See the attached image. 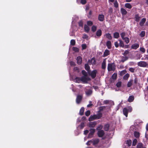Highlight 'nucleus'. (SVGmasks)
Instances as JSON below:
<instances>
[{"label": "nucleus", "mask_w": 148, "mask_h": 148, "mask_svg": "<svg viewBox=\"0 0 148 148\" xmlns=\"http://www.w3.org/2000/svg\"><path fill=\"white\" fill-rule=\"evenodd\" d=\"M102 116V114L99 112L97 115H94L90 116L89 119V121H91L95 119H99Z\"/></svg>", "instance_id": "nucleus-1"}, {"label": "nucleus", "mask_w": 148, "mask_h": 148, "mask_svg": "<svg viewBox=\"0 0 148 148\" xmlns=\"http://www.w3.org/2000/svg\"><path fill=\"white\" fill-rule=\"evenodd\" d=\"M107 69L108 71H114L115 70V66L114 63H108Z\"/></svg>", "instance_id": "nucleus-2"}, {"label": "nucleus", "mask_w": 148, "mask_h": 148, "mask_svg": "<svg viewBox=\"0 0 148 148\" xmlns=\"http://www.w3.org/2000/svg\"><path fill=\"white\" fill-rule=\"evenodd\" d=\"M90 80V79L88 76H83L81 78V81L84 83H87Z\"/></svg>", "instance_id": "nucleus-3"}, {"label": "nucleus", "mask_w": 148, "mask_h": 148, "mask_svg": "<svg viewBox=\"0 0 148 148\" xmlns=\"http://www.w3.org/2000/svg\"><path fill=\"white\" fill-rule=\"evenodd\" d=\"M88 74L91 76L92 78H94L95 77L97 73L96 70H94L92 72L88 71Z\"/></svg>", "instance_id": "nucleus-4"}, {"label": "nucleus", "mask_w": 148, "mask_h": 148, "mask_svg": "<svg viewBox=\"0 0 148 148\" xmlns=\"http://www.w3.org/2000/svg\"><path fill=\"white\" fill-rule=\"evenodd\" d=\"M137 64L138 66L142 67H145L147 65L146 62L143 61L138 62Z\"/></svg>", "instance_id": "nucleus-5"}, {"label": "nucleus", "mask_w": 148, "mask_h": 148, "mask_svg": "<svg viewBox=\"0 0 148 148\" xmlns=\"http://www.w3.org/2000/svg\"><path fill=\"white\" fill-rule=\"evenodd\" d=\"M82 98V96L81 95H77L76 99V102L77 103L79 104L81 102Z\"/></svg>", "instance_id": "nucleus-6"}, {"label": "nucleus", "mask_w": 148, "mask_h": 148, "mask_svg": "<svg viewBox=\"0 0 148 148\" xmlns=\"http://www.w3.org/2000/svg\"><path fill=\"white\" fill-rule=\"evenodd\" d=\"M85 93L87 96H89L92 93V90L90 88L88 89L85 88Z\"/></svg>", "instance_id": "nucleus-7"}, {"label": "nucleus", "mask_w": 148, "mask_h": 148, "mask_svg": "<svg viewBox=\"0 0 148 148\" xmlns=\"http://www.w3.org/2000/svg\"><path fill=\"white\" fill-rule=\"evenodd\" d=\"M95 58H92L91 60H89L88 61V63L89 64H92L93 65H94L95 64Z\"/></svg>", "instance_id": "nucleus-8"}, {"label": "nucleus", "mask_w": 148, "mask_h": 148, "mask_svg": "<svg viewBox=\"0 0 148 148\" xmlns=\"http://www.w3.org/2000/svg\"><path fill=\"white\" fill-rule=\"evenodd\" d=\"M95 130L94 129H91L90 130V132L88 134V137L90 138L92 137V136L95 132Z\"/></svg>", "instance_id": "nucleus-9"}, {"label": "nucleus", "mask_w": 148, "mask_h": 148, "mask_svg": "<svg viewBox=\"0 0 148 148\" xmlns=\"http://www.w3.org/2000/svg\"><path fill=\"white\" fill-rule=\"evenodd\" d=\"M97 134L99 137H101L104 135V132L103 130H100L98 132Z\"/></svg>", "instance_id": "nucleus-10"}, {"label": "nucleus", "mask_w": 148, "mask_h": 148, "mask_svg": "<svg viewBox=\"0 0 148 148\" xmlns=\"http://www.w3.org/2000/svg\"><path fill=\"white\" fill-rule=\"evenodd\" d=\"M104 16L103 14H99L98 16V20L100 21H103L104 20Z\"/></svg>", "instance_id": "nucleus-11"}, {"label": "nucleus", "mask_w": 148, "mask_h": 148, "mask_svg": "<svg viewBox=\"0 0 148 148\" xmlns=\"http://www.w3.org/2000/svg\"><path fill=\"white\" fill-rule=\"evenodd\" d=\"M139 47V45L138 43H135L133 44L131 46V48L132 49H136Z\"/></svg>", "instance_id": "nucleus-12"}, {"label": "nucleus", "mask_w": 148, "mask_h": 148, "mask_svg": "<svg viewBox=\"0 0 148 148\" xmlns=\"http://www.w3.org/2000/svg\"><path fill=\"white\" fill-rule=\"evenodd\" d=\"M102 34V31L101 30L99 29L96 32V35L98 37H100Z\"/></svg>", "instance_id": "nucleus-13"}, {"label": "nucleus", "mask_w": 148, "mask_h": 148, "mask_svg": "<svg viewBox=\"0 0 148 148\" xmlns=\"http://www.w3.org/2000/svg\"><path fill=\"white\" fill-rule=\"evenodd\" d=\"M77 63L78 64H80L82 63V58L81 56H79L77 57Z\"/></svg>", "instance_id": "nucleus-14"}, {"label": "nucleus", "mask_w": 148, "mask_h": 148, "mask_svg": "<svg viewBox=\"0 0 148 148\" xmlns=\"http://www.w3.org/2000/svg\"><path fill=\"white\" fill-rule=\"evenodd\" d=\"M110 54V51H109L107 50L106 49V50L104 53L103 55V57H106Z\"/></svg>", "instance_id": "nucleus-15"}, {"label": "nucleus", "mask_w": 148, "mask_h": 148, "mask_svg": "<svg viewBox=\"0 0 148 148\" xmlns=\"http://www.w3.org/2000/svg\"><path fill=\"white\" fill-rule=\"evenodd\" d=\"M128 111L127 109L126 108H124L123 110V112L124 114L126 117L127 116Z\"/></svg>", "instance_id": "nucleus-16"}, {"label": "nucleus", "mask_w": 148, "mask_h": 148, "mask_svg": "<svg viewBox=\"0 0 148 148\" xmlns=\"http://www.w3.org/2000/svg\"><path fill=\"white\" fill-rule=\"evenodd\" d=\"M136 148H146L143 146V144L142 143H138L136 146Z\"/></svg>", "instance_id": "nucleus-17"}, {"label": "nucleus", "mask_w": 148, "mask_h": 148, "mask_svg": "<svg viewBox=\"0 0 148 148\" xmlns=\"http://www.w3.org/2000/svg\"><path fill=\"white\" fill-rule=\"evenodd\" d=\"M146 21V19L145 18H143L142 19L140 23V26H143L144 23H145Z\"/></svg>", "instance_id": "nucleus-18"}, {"label": "nucleus", "mask_w": 148, "mask_h": 148, "mask_svg": "<svg viewBox=\"0 0 148 148\" xmlns=\"http://www.w3.org/2000/svg\"><path fill=\"white\" fill-rule=\"evenodd\" d=\"M121 12L122 14L123 15H125L127 13L126 10L123 8L121 9Z\"/></svg>", "instance_id": "nucleus-19"}, {"label": "nucleus", "mask_w": 148, "mask_h": 148, "mask_svg": "<svg viewBox=\"0 0 148 148\" xmlns=\"http://www.w3.org/2000/svg\"><path fill=\"white\" fill-rule=\"evenodd\" d=\"M106 46L109 49H110L112 47L111 42L110 41H108L107 42Z\"/></svg>", "instance_id": "nucleus-20"}, {"label": "nucleus", "mask_w": 148, "mask_h": 148, "mask_svg": "<svg viewBox=\"0 0 148 148\" xmlns=\"http://www.w3.org/2000/svg\"><path fill=\"white\" fill-rule=\"evenodd\" d=\"M134 97L133 96H130L128 99V101L130 102H132L134 100Z\"/></svg>", "instance_id": "nucleus-21"}, {"label": "nucleus", "mask_w": 148, "mask_h": 148, "mask_svg": "<svg viewBox=\"0 0 148 148\" xmlns=\"http://www.w3.org/2000/svg\"><path fill=\"white\" fill-rule=\"evenodd\" d=\"M119 40V46L122 47H124V45L123 42L121 40Z\"/></svg>", "instance_id": "nucleus-22"}, {"label": "nucleus", "mask_w": 148, "mask_h": 148, "mask_svg": "<svg viewBox=\"0 0 148 148\" xmlns=\"http://www.w3.org/2000/svg\"><path fill=\"white\" fill-rule=\"evenodd\" d=\"M96 124V123L95 122H90L89 124V127H94Z\"/></svg>", "instance_id": "nucleus-23"}, {"label": "nucleus", "mask_w": 148, "mask_h": 148, "mask_svg": "<svg viewBox=\"0 0 148 148\" xmlns=\"http://www.w3.org/2000/svg\"><path fill=\"white\" fill-rule=\"evenodd\" d=\"M113 36L114 38H118L119 36V33L117 32H115L113 34Z\"/></svg>", "instance_id": "nucleus-24"}, {"label": "nucleus", "mask_w": 148, "mask_h": 148, "mask_svg": "<svg viewBox=\"0 0 148 148\" xmlns=\"http://www.w3.org/2000/svg\"><path fill=\"white\" fill-rule=\"evenodd\" d=\"M133 81V80H131L128 82L127 84V86L128 87H130L132 86Z\"/></svg>", "instance_id": "nucleus-25"}, {"label": "nucleus", "mask_w": 148, "mask_h": 148, "mask_svg": "<svg viewBox=\"0 0 148 148\" xmlns=\"http://www.w3.org/2000/svg\"><path fill=\"white\" fill-rule=\"evenodd\" d=\"M125 7L129 9H131L132 8L131 5L130 3H126L125 4Z\"/></svg>", "instance_id": "nucleus-26"}, {"label": "nucleus", "mask_w": 148, "mask_h": 148, "mask_svg": "<svg viewBox=\"0 0 148 148\" xmlns=\"http://www.w3.org/2000/svg\"><path fill=\"white\" fill-rule=\"evenodd\" d=\"M84 108L82 107L81 108V109L80 110V111H79V114L81 115H83L84 112Z\"/></svg>", "instance_id": "nucleus-27"}, {"label": "nucleus", "mask_w": 148, "mask_h": 148, "mask_svg": "<svg viewBox=\"0 0 148 148\" xmlns=\"http://www.w3.org/2000/svg\"><path fill=\"white\" fill-rule=\"evenodd\" d=\"M106 37L109 40H110L112 38V37L111 35L109 33H107L105 35Z\"/></svg>", "instance_id": "nucleus-28"}, {"label": "nucleus", "mask_w": 148, "mask_h": 148, "mask_svg": "<svg viewBox=\"0 0 148 148\" xmlns=\"http://www.w3.org/2000/svg\"><path fill=\"white\" fill-rule=\"evenodd\" d=\"M123 40H124L126 44H128L130 42L129 39L128 37H126L124 38Z\"/></svg>", "instance_id": "nucleus-29"}, {"label": "nucleus", "mask_w": 148, "mask_h": 148, "mask_svg": "<svg viewBox=\"0 0 148 148\" xmlns=\"http://www.w3.org/2000/svg\"><path fill=\"white\" fill-rule=\"evenodd\" d=\"M141 60H148V55H144L143 57L141 58Z\"/></svg>", "instance_id": "nucleus-30"}, {"label": "nucleus", "mask_w": 148, "mask_h": 148, "mask_svg": "<svg viewBox=\"0 0 148 148\" xmlns=\"http://www.w3.org/2000/svg\"><path fill=\"white\" fill-rule=\"evenodd\" d=\"M109 127V125L108 124H107L105 125L104 129L105 131H107L108 130Z\"/></svg>", "instance_id": "nucleus-31"}, {"label": "nucleus", "mask_w": 148, "mask_h": 148, "mask_svg": "<svg viewBox=\"0 0 148 148\" xmlns=\"http://www.w3.org/2000/svg\"><path fill=\"white\" fill-rule=\"evenodd\" d=\"M106 67V63L105 61H103L102 64L101 68L102 69H105Z\"/></svg>", "instance_id": "nucleus-32"}, {"label": "nucleus", "mask_w": 148, "mask_h": 148, "mask_svg": "<svg viewBox=\"0 0 148 148\" xmlns=\"http://www.w3.org/2000/svg\"><path fill=\"white\" fill-rule=\"evenodd\" d=\"M134 135L136 138H138L140 136V134L138 132L135 131L134 133Z\"/></svg>", "instance_id": "nucleus-33"}, {"label": "nucleus", "mask_w": 148, "mask_h": 148, "mask_svg": "<svg viewBox=\"0 0 148 148\" xmlns=\"http://www.w3.org/2000/svg\"><path fill=\"white\" fill-rule=\"evenodd\" d=\"M126 144L128 146H130L132 144V141L130 140H126Z\"/></svg>", "instance_id": "nucleus-34"}, {"label": "nucleus", "mask_w": 148, "mask_h": 148, "mask_svg": "<svg viewBox=\"0 0 148 148\" xmlns=\"http://www.w3.org/2000/svg\"><path fill=\"white\" fill-rule=\"evenodd\" d=\"M99 142V140L98 139H96L94 140L93 141V143L94 145L97 144Z\"/></svg>", "instance_id": "nucleus-35"}, {"label": "nucleus", "mask_w": 148, "mask_h": 148, "mask_svg": "<svg viewBox=\"0 0 148 148\" xmlns=\"http://www.w3.org/2000/svg\"><path fill=\"white\" fill-rule=\"evenodd\" d=\"M135 20L137 22H138L139 21L140 17L138 14L136 15L135 16Z\"/></svg>", "instance_id": "nucleus-36"}, {"label": "nucleus", "mask_w": 148, "mask_h": 148, "mask_svg": "<svg viewBox=\"0 0 148 148\" xmlns=\"http://www.w3.org/2000/svg\"><path fill=\"white\" fill-rule=\"evenodd\" d=\"M84 29L86 32H88L89 30V27L86 25H85L84 27Z\"/></svg>", "instance_id": "nucleus-37"}, {"label": "nucleus", "mask_w": 148, "mask_h": 148, "mask_svg": "<svg viewBox=\"0 0 148 148\" xmlns=\"http://www.w3.org/2000/svg\"><path fill=\"white\" fill-rule=\"evenodd\" d=\"M81 81V78H79L78 77H77L75 78V82H76L77 83H79Z\"/></svg>", "instance_id": "nucleus-38"}, {"label": "nucleus", "mask_w": 148, "mask_h": 148, "mask_svg": "<svg viewBox=\"0 0 148 148\" xmlns=\"http://www.w3.org/2000/svg\"><path fill=\"white\" fill-rule=\"evenodd\" d=\"M85 69L86 71H88L90 69V67L88 65V64H86L85 65Z\"/></svg>", "instance_id": "nucleus-39"}, {"label": "nucleus", "mask_w": 148, "mask_h": 148, "mask_svg": "<svg viewBox=\"0 0 148 148\" xmlns=\"http://www.w3.org/2000/svg\"><path fill=\"white\" fill-rule=\"evenodd\" d=\"M137 142V140L136 139H134L132 142V146H135Z\"/></svg>", "instance_id": "nucleus-40"}, {"label": "nucleus", "mask_w": 148, "mask_h": 148, "mask_svg": "<svg viewBox=\"0 0 148 148\" xmlns=\"http://www.w3.org/2000/svg\"><path fill=\"white\" fill-rule=\"evenodd\" d=\"M117 76V74L116 73H114L112 75V77L113 79H116Z\"/></svg>", "instance_id": "nucleus-41"}, {"label": "nucleus", "mask_w": 148, "mask_h": 148, "mask_svg": "<svg viewBox=\"0 0 148 148\" xmlns=\"http://www.w3.org/2000/svg\"><path fill=\"white\" fill-rule=\"evenodd\" d=\"M130 76L129 74L127 73L123 77V79H127Z\"/></svg>", "instance_id": "nucleus-42"}, {"label": "nucleus", "mask_w": 148, "mask_h": 148, "mask_svg": "<svg viewBox=\"0 0 148 148\" xmlns=\"http://www.w3.org/2000/svg\"><path fill=\"white\" fill-rule=\"evenodd\" d=\"M125 33L124 32H122L120 34V35L122 39H123L124 38H125Z\"/></svg>", "instance_id": "nucleus-43"}, {"label": "nucleus", "mask_w": 148, "mask_h": 148, "mask_svg": "<svg viewBox=\"0 0 148 148\" xmlns=\"http://www.w3.org/2000/svg\"><path fill=\"white\" fill-rule=\"evenodd\" d=\"M126 72V71L124 70L121 71L120 73V75H122L125 74Z\"/></svg>", "instance_id": "nucleus-44"}, {"label": "nucleus", "mask_w": 148, "mask_h": 148, "mask_svg": "<svg viewBox=\"0 0 148 148\" xmlns=\"http://www.w3.org/2000/svg\"><path fill=\"white\" fill-rule=\"evenodd\" d=\"M122 82H119L116 84V86L117 87H120L121 85Z\"/></svg>", "instance_id": "nucleus-45"}, {"label": "nucleus", "mask_w": 148, "mask_h": 148, "mask_svg": "<svg viewBox=\"0 0 148 148\" xmlns=\"http://www.w3.org/2000/svg\"><path fill=\"white\" fill-rule=\"evenodd\" d=\"M145 34V32L144 31H142L140 34V36L141 37H144Z\"/></svg>", "instance_id": "nucleus-46"}, {"label": "nucleus", "mask_w": 148, "mask_h": 148, "mask_svg": "<svg viewBox=\"0 0 148 148\" xmlns=\"http://www.w3.org/2000/svg\"><path fill=\"white\" fill-rule=\"evenodd\" d=\"M73 49L75 52H78L79 51V49L76 47H73Z\"/></svg>", "instance_id": "nucleus-47"}, {"label": "nucleus", "mask_w": 148, "mask_h": 148, "mask_svg": "<svg viewBox=\"0 0 148 148\" xmlns=\"http://www.w3.org/2000/svg\"><path fill=\"white\" fill-rule=\"evenodd\" d=\"M140 50L143 53H144L145 51V49L143 47H140Z\"/></svg>", "instance_id": "nucleus-48"}, {"label": "nucleus", "mask_w": 148, "mask_h": 148, "mask_svg": "<svg viewBox=\"0 0 148 148\" xmlns=\"http://www.w3.org/2000/svg\"><path fill=\"white\" fill-rule=\"evenodd\" d=\"M97 29L96 27L95 26H93L92 27V32H95Z\"/></svg>", "instance_id": "nucleus-49"}, {"label": "nucleus", "mask_w": 148, "mask_h": 148, "mask_svg": "<svg viewBox=\"0 0 148 148\" xmlns=\"http://www.w3.org/2000/svg\"><path fill=\"white\" fill-rule=\"evenodd\" d=\"M75 41L74 40H72L71 41V44L72 45H74L75 44Z\"/></svg>", "instance_id": "nucleus-50"}, {"label": "nucleus", "mask_w": 148, "mask_h": 148, "mask_svg": "<svg viewBox=\"0 0 148 148\" xmlns=\"http://www.w3.org/2000/svg\"><path fill=\"white\" fill-rule=\"evenodd\" d=\"M87 24L88 25L91 26L92 25L93 23L92 22L90 21H87Z\"/></svg>", "instance_id": "nucleus-51"}, {"label": "nucleus", "mask_w": 148, "mask_h": 148, "mask_svg": "<svg viewBox=\"0 0 148 148\" xmlns=\"http://www.w3.org/2000/svg\"><path fill=\"white\" fill-rule=\"evenodd\" d=\"M82 50L86 49L87 47L86 45V44H82Z\"/></svg>", "instance_id": "nucleus-52"}, {"label": "nucleus", "mask_w": 148, "mask_h": 148, "mask_svg": "<svg viewBox=\"0 0 148 148\" xmlns=\"http://www.w3.org/2000/svg\"><path fill=\"white\" fill-rule=\"evenodd\" d=\"M82 73L84 75V76H87V74L85 71H82Z\"/></svg>", "instance_id": "nucleus-53"}, {"label": "nucleus", "mask_w": 148, "mask_h": 148, "mask_svg": "<svg viewBox=\"0 0 148 148\" xmlns=\"http://www.w3.org/2000/svg\"><path fill=\"white\" fill-rule=\"evenodd\" d=\"M90 111L89 110H88L85 112V115L87 116H89L90 114Z\"/></svg>", "instance_id": "nucleus-54"}, {"label": "nucleus", "mask_w": 148, "mask_h": 148, "mask_svg": "<svg viewBox=\"0 0 148 148\" xmlns=\"http://www.w3.org/2000/svg\"><path fill=\"white\" fill-rule=\"evenodd\" d=\"M128 112H131L132 110V108L130 107H128L127 108Z\"/></svg>", "instance_id": "nucleus-55"}, {"label": "nucleus", "mask_w": 148, "mask_h": 148, "mask_svg": "<svg viewBox=\"0 0 148 148\" xmlns=\"http://www.w3.org/2000/svg\"><path fill=\"white\" fill-rule=\"evenodd\" d=\"M114 5L115 7L117 8L118 7V4L117 1H116L114 3Z\"/></svg>", "instance_id": "nucleus-56"}, {"label": "nucleus", "mask_w": 148, "mask_h": 148, "mask_svg": "<svg viewBox=\"0 0 148 148\" xmlns=\"http://www.w3.org/2000/svg\"><path fill=\"white\" fill-rule=\"evenodd\" d=\"M129 70L132 73H134V71L135 69L133 68H130L129 69Z\"/></svg>", "instance_id": "nucleus-57"}, {"label": "nucleus", "mask_w": 148, "mask_h": 148, "mask_svg": "<svg viewBox=\"0 0 148 148\" xmlns=\"http://www.w3.org/2000/svg\"><path fill=\"white\" fill-rule=\"evenodd\" d=\"M114 45L116 48H117L119 46V44L117 41L115 42L114 43Z\"/></svg>", "instance_id": "nucleus-58"}, {"label": "nucleus", "mask_w": 148, "mask_h": 148, "mask_svg": "<svg viewBox=\"0 0 148 148\" xmlns=\"http://www.w3.org/2000/svg\"><path fill=\"white\" fill-rule=\"evenodd\" d=\"M86 0H81V3L82 4H85L86 3Z\"/></svg>", "instance_id": "nucleus-59"}, {"label": "nucleus", "mask_w": 148, "mask_h": 148, "mask_svg": "<svg viewBox=\"0 0 148 148\" xmlns=\"http://www.w3.org/2000/svg\"><path fill=\"white\" fill-rule=\"evenodd\" d=\"M128 53L129 51L128 50H126L123 53V55L125 56L128 54Z\"/></svg>", "instance_id": "nucleus-60"}, {"label": "nucleus", "mask_w": 148, "mask_h": 148, "mask_svg": "<svg viewBox=\"0 0 148 148\" xmlns=\"http://www.w3.org/2000/svg\"><path fill=\"white\" fill-rule=\"evenodd\" d=\"M84 126V123H81L80 125V127L81 129H82L83 128V127Z\"/></svg>", "instance_id": "nucleus-61"}, {"label": "nucleus", "mask_w": 148, "mask_h": 148, "mask_svg": "<svg viewBox=\"0 0 148 148\" xmlns=\"http://www.w3.org/2000/svg\"><path fill=\"white\" fill-rule=\"evenodd\" d=\"M138 79L136 77H135L134 80V83L135 84H136L138 82Z\"/></svg>", "instance_id": "nucleus-62"}, {"label": "nucleus", "mask_w": 148, "mask_h": 148, "mask_svg": "<svg viewBox=\"0 0 148 148\" xmlns=\"http://www.w3.org/2000/svg\"><path fill=\"white\" fill-rule=\"evenodd\" d=\"M88 38V36L86 34H84L83 36V38L85 39H87Z\"/></svg>", "instance_id": "nucleus-63"}, {"label": "nucleus", "mask_w": 148, "mask_h": 148, "mask_svg": "<svg viewBox=\"0 0 148 148\" xmlns=\"http://www.w3.org/2000/svg\"><path fill=\"white\" fill-rule=\"evenodd\" d=\"M109 101H109V100H105L103 101V103L106 104H107L108 103Z\"/></svg>", "instance_id": "nucleus-64"}]
</instances>
